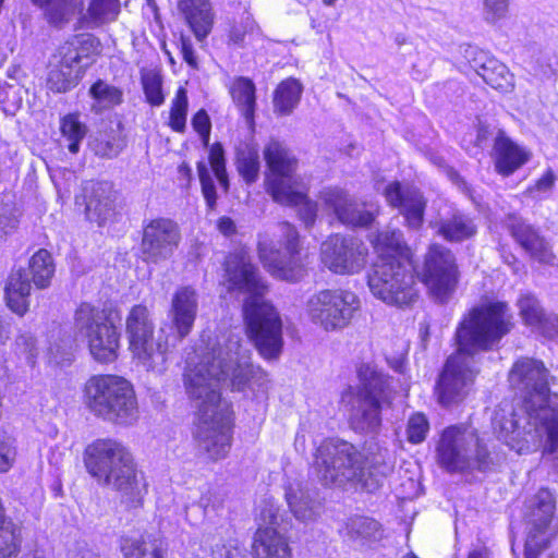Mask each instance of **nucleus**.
I'll return each mask as SVG.
<instances>
[{
  "instance_id": "obj_21",
  "label": "nucleus",
  "mask_w": 558,
  "mask_h": 558,
  "mask_svg": "<svg viewBox=\"0 0 558 558\" xmlns=\"http://www.w3.org/2000/svg\"><path fill=\"white\" fill-rule=\"evenodd\" d=\"M264 158L269 169L266 178V190L272 199H287L290 187L299 185L295 175L298 160L284 144L277 140H270L264 148Z\"/></svg>"
},
{
  "instance_id": "obj_58",
  "label": "nucleus",
  "mask_w": 558,
  "mask_h": 558,
  "mask_svg": "<svg viewBox=\"0 0 558 558\" xmlns=\"http://www.w3.org/2000/svg\"><path fill=\"white\" fill-rule=\"evenodd\" d=\"M184 61L193 69L198 68L197 58L191 43V37H178Z\"/></svg>"
},
{
  "instance_id": "obj_47",
  "label": "nucleus",
  "mask_w": 558,
  "mask_h": 558,
  "mask_svg": "<svg viewBox=\"0 0 558 558\" xmlns=\"http://www.w3.org/2000/svg\"><path fill=\"white\" fill-rule=\"evenodd\" d=\"M89 95L102 109L113 108L123 101V92L102 80H97L90 86Z\"/></svg>"
},
{
  "instance_id": "obj_63",
  "label": "nucleus",
  "mask_w": 558,
  "mask_h": 558,
  "mask_svg": "<svg viewBox=\"0 0 558 558\" xmlns=\"http://www.w3.org/2000/svg\"><path fill=\"white\" fill-rule=\"evenodd\" d=\"M10 323L2 316H0V345L4 344L10 338Z\"/></svg>"
},
{
  "instance_id": "obj_29",
  "label": "nucleus",
  "mask_w": 558,
  "mask_h": 558,
  "mask_svg": "<svg viewBox=\"0 0 558 558\" xmlns=\"http://www.w3.org/2000/svg\"><path fill=\"white\" fill-rule=\"evenodd\" d=\"M464 58L471 63L475 72L493 88L508 92L512 87V74L508 68L496 58L488 56L476 47L468 46Z\"/></svg>"
},
{
  "instance_id": "obj_19",
  "label": "nucleus",
  "mask_w": 558,
  "mask_h": 558,
  "mask_svg": "<svg viewBox=\"0 0 558 558\" xmlns=\"http://www.w3.org/2000/svg\"><path fill=\"white\" fill-rule=\"evenodd\" d=\"M259 527L255 533L253 558H291V549L283 533L288 522L277 505L265 501L258 514Z\"/></svg>"
},
{
  "instance_id": "obj_9",
  "label": "nucleus",
  "mask_w": 558,
  "mask_h": 558,
  "mask_svg": "<svg viewBox=\"0 0 558 558\" xmlns=\"http://www.w3.org/2000/svg\"><path fill=\"white\" fill-rule=\"evenodd\" d=\"M89 410L105 421L132 425L138 418V407L133 386L114 375L92 377L85 387Z\"/></svg>"
},
{
  "instance_id": "obj_31",
  "label": "nucleus",
  "mask_w": 558,
  "mask_h": 558,
  "mask_svg": "<svg viewBox=\"0 0 558 558\" xmlns=\"http://www.w3.org/2000/svg\"><path fill=\"white\" fill-rule=\"evenodd\" d=\"M384 529L380 522L367 515L348 518L343 527L344 539L354 548L372 547L381 541Z\"/></svg>"
},
{
  "instance_id": "obj_37",
  "label": "nucleus",
  "mask_w": 558,
  "mask_h": 558,
  "mask_svg": "<svg viewBox=\"0 0 558 558\" xmlns=\"http://www.w3.org/2000/svg\"><path fill=\"white\" fill-rule=\"evenodd\" d=\"M235 166L246 184L251 185L258 180L260 171L259 150L253 141L240 142L235 146Z\"/></svg>"
},
{
  "instance_id": "obj_13",
  "label": "nucleus",
  "mask_w": 558,
  "mask_h": 558,
  "mask_svg": "<svg viewBox=\"0 0 558 558\" xmlns=\"http://www.w3.org/2000/svg\"><path fill=\"white\" fill-rule=\"evenodd\" d=\"M74 332L87 342L97 362L107 364L118 359L120 333L106 308L82 303L74 314Z\"/></svg>"
},
{
  "instance_id": "obj_5",
  "label": "nucleus",
  "mask_w": 558,
  "mask_h": 558,
  "mask_svg": "<svg viewBox=\"0 0 558 558\" xmlns=\"http://www.w3.org/2000/svg\"><path fill=\"white\" fill-rule=\"evenodd\" d=\"M84 464L98 485L117 493L125 509L143 506L147 483L132 453L121 442L111 438L94 440L85 448Z\"/></svg>"
},
{
  "instance_id": "obj_51",
  "label": "nucleus",
  "mask_w": 558,
  "mask_h": 558,
  "mask_svg": "<svg viewBox=\"0 0 558 558\" xmlns=\"http://www.w3.org/2000/svg\"><path fill=\"white\" fill-rule=\"evenodd\" d=\"M196 169L206 206L209 210H215L218 195L210 170L207 163L203 160L197 162Z\"/></svg>"
},
{
  "instance_id": "obj_33",
  "label": "nucleus",
  "mask_w": 558,
  "mask_h": 558,
  "mask_svg": "<svg viewBox=\"0 0 558 558\" xmlns=\"http://www.w3.org/2000/svg\"><path fill=\"white\" fill-rule=\"evenodd\" d=\"M520 315L525 325L535 328L548 337L558 336V320L555 316L547 315L534 294L521 295L518 301Z\"/></svg>"
},
{
  "instance_id": "obj_44",
  "label": "nucleus",
  "mask_w": 558,
  "mask_h": 558,
  "mask_svg": "<svg viewBox=\"0 0 558 558\" xmlns=\"http://www.w3.org/2000/svg\"><path fill=\"white\" fill-rule=\"evenodd\" d=\"M21 530L11 518L0 521V558H14L21 547Z\"/></svg>"
},
{
  "instance_id": "obj_57",
  "label": "nucleus",
  "mask_w": 558,
  "mask_h": 558,
  "mask_svg": "<svg viewBox=\"0 0 558 558\" xmlns=\"http://www.w3.org/2000/svg\"><path fill=\"white\" fill-rule=\"evenodd\" d=\"M556 174L551 169H547L546 172L538 179L533 185L526 189V194L533 198L538 197L541 194L548 193L553 190L556 182Z\"/></svg>"
},
{
  "instance_id": "obj_46",
  "label": "nucleus",
  "mask_w": 558,
  "mask_h": 558,
  "mask_svg": "<svg viewBox=\"0 0 558 558\" xmlns=\"http://www.w3.org/2000/svg\"><path fill=\"white\" fill-rule=\"evenodd\" d=\"M141 84L146 101L153 107H159L165 102L162 93V76L155 69H141Z\"/></svg>"
},
{
  "instance_id": "obj_61",
  "label": "nucleus",
  "mask_w": 558,
  "mask_h": 558,
  "mask_svg": "<svg viewBox=\"0 0 558 558\" xmlns=\"http://www.w3.org/2000/svg\"><path fill=\"white\" fill-rule=\"evenodd\" d=\"M447 174L450 179V181L456 184L463 193L469 194L470 193V186L468 182L461 177V174L454 170L453 168H450L447 171Z\"/></svg>"
},
{
  "instance_id": "obj_20",
  "label": "nucleus",
  "mask_w": 558,
  "mask_h": 558,
  "mask_svg": "<svg viewBox=\"0 0 558 558\" xmlns=\"http://www.w3.org/2000/svg\"><path fill=\"white\" fill-rule=\"evenodd\" d=\"M556 499L547 488H541L525 502L524 519L529 529L524 558H537L547 546V530L554 519Z\"/></svg>"
},
{
  "instance_id": "obj_12",
  "label": "nucleus",
  "mask_w": 558,
  "mask_h": 558,
  "mask_svg": "<svg viewBox=\"0 0 558 558\" xmlns=\"http://www.w3.org/2000/svg\"><path fill=\"white\" fill-rule=\"evenodd\" d=\"M125 333L135 359L147 369H165L167 353L175 343L169 335L165 339L155 337V323L147 306L136 304L131 307L125 319Z\"/></svg>"
},
{
  "instance_id": "obj_48",
  "label": "nucleus",
  "mask_w": 558,
  "mask_h": 558,
  "mask_svg": "<svg viewBox=\"0 0 558 558\" xmlns=\"http://www.w3.org/2000/svg\"><path fill=\"white\" fill-rule=\"evenodd\" d=\"M189 109L187 90L179 87L171 102L169 126L178 133H183L186 129V117Z\"/></svg>"
},
{
  "instance_id": "obj_8",
  "label": "nucleus",
  "mask_w": 558,
  "mask_h": 558,
  "mask_svg": "<svg viewBox=\"0 0 558 558\" xmlns=\"http://www.w3.org/2000/svg\"><path fill=\"white\" fill-rule=\"evenodd\" d=\"M438 465L448 473H486L493 458L475 429L462 425L446 427L436 445Z\"/></svg>"
},
{
  "instance_id": "obj_59",
  "label": "nucleus",
  "mask_w": 558,
  "mask_h": 558,
  "mask_svg": "<svg viewBox=\"0 0 558 558\" xmlns=\"http://www.w3.org/2000/svg\"><path fill=\"white\" fill-rule=\"evenodd\" d=\"M192 126L197 133L210 132L211 123L205 109H199L192 118Z\"/></svg>"
},
{
  "instance_id": "obj_53",
  "label": "nucleus",
  "mask_w": 558,
  "mask_h": 558,
  "mask_svg": "<svg viewBox=\"0 0 558 558\" xmlns=\"http://www.w3.org/2000/svg\"><path fill=\"white\" fill-rule=\"evenodd\" d=\"M248 556L245 549H241L231 543L222 544L214 542L209 545L205 558H248Z\"/></svg>"
},
{
  "instance_id": "obj_55",
  "label": "nucleus",
  "mask_w": 558,
  "mask_h": 558,
  "mask_svg": "<svg viewBox=\"0 0 558 558\" xmlns=\"http://www.w3.org/2000/svg\"><path fill=\"white\" fill-rule=\"evenodd\" d=\"M14 440L7 433L0 432V472H7L15 459Z\"/></svg>"
},
{
  "instance_id": "obj_27",
  "label": "nucleus",
  "mask_w": 558,
  "mask_h": 558,
  "mask_svg": "<svg viewBox=\"0 0 558 558\" xmlns=\"http://www.w3.org/2000/svg\"><path fill=\"white\" fill-rule=\"evenodd\" d=\"M384 195L387 203L399 210L410 229L418 230L422 227L426 199L418 189L393 181L385 187Z\"/></svg>"
},
{
  "instance_id": "obj_34",
  "label": "nucleus",
  "mask_w": 558,
  "mask_h": 558,
  "mask_svg": "<svg viewBox=\"0 0 558 558\" xmlns=\"http://www.w3.org/2000/svg\"><path fill=\"white\" fill-rule=\"evenodd\" d=\"M286 500L296 520L301 522L314 521L319 515L320 501L315 490L290 485L286 488Z\"/></svg>"
},
{
  "instance_id": "obj_25",
  "label": "nucleus",
  "mask_w": 558,
  "mask_h": 558,
  "mask_svg": "<svg viewBox=\"0 0 558 558\" xmlns=\"http://www.w3.org/2000/svg\"><path fill=\"white\" fill-rule=\"evenodd\" d=\"M506 228L529 257L541 265L554 266L556 255L548 240L539 228L515 215H509Z\"/></svg>"
},
{
  "instance_id": "obj_14",
  "label": "nucleus",
  "mask_w": 558,
  "mask_h": 558,
  "mask_svg": "<svg viewBox=\"0 0 558 558\" xmlns=\"http://www.w3.org/2000/svg\"><path fill=\"white\" fill-rule=\"evenodd\" d=\"M99 52L98 37H88L86 40L72 37L66 40L49 61L46 83L48 89L53 93H66L77 86L85 69L90 64L89 61L84 62V60Z\"/></svg>"
},
{
  "instance_id": "obj_11",
  "label": "nucleus",
  "mask_w": 558,
  "mask_h": 558,
  "mask_svg": "<svg viewBox=\"0 0 558 558\" xmlns=\"http://www.w3.org/2000/svg\"><path fill=\"white\" fill-rule=\"evenodd\" d=\"M277 229L276 240L267 232L258 234L259 259L274 277L296 282L305 272L299 232L288 221L280 222Z\"/></svg>"
},
{
  "instance_id": "obj_30",
  "label": "nucleus",
  "mask_w": 558,
  "mask_h": 558,
  "mask_svg": "<svg viewBox=\"0 0 558 558\" xmlns=\"http://www.w3.org/2000/svg\"><path fill=\"white\" fill-rule=\"evenodd\" d=\"M493 150L495 170L502 177L511 175L530 159V154L512 142L502 130L495 137Z\"/></svg>"
},
{
  "instance_id": "obj_15",
  "label": "nucleus",
  "mask_w": 558,
  "mask_h": 558,
  "mask_svg": "<svg viewBox=\"0 0 558 558\" xmlns=\"http://www.w3.org/2000/svg\"><path fill=\"white\" fill-rule=\"evenodd\" d=\"M54 263L51 254L45 250H38L29 259L28 267H20L10 274L4 293L9 308L23 316L29 307V294L32 282L39 289H47L54 275Z\"/></svg>"
},
{
  "instance_id": "obj_60",
  "label": "nucleus",
  "mask_w": 558,
  "mask_h": 558,
  "mask_svg": "<svg viewBox=\"0 0 558 558\" xmlns=\"http://www.w3.org/2000/svg\"><path fill=\"white\" fill-rule=\"evenodd\" d=\"M242 31L238 35H253L259 31V26L253 20L250 13H245L242 17Z\"/></svg>"
},
{
  "instance_id": "obj_56",
  "label": "nucleus",
  "mask_w": 558,
  "mask_h": 558,
  "mask_svg": "<svg viewBox=\"0 0 558 558\" xmlns=\"http://www.w3.org/2000/svg\"><path fill=\"white\" fill-rule=\"evenodd\" d=\"M509 0H484V19L489 23H496L507 15Z\"/></svg>"
},
{
  "instance_id": "obj_2",
  "label": "nucleus",
  "mask_w": 558,
  "mask_h": 558,
  "mask_svg": "<svg viewBox=\"0 0 558 558\" xmlns=\"http://www.w3.org/2000/svg\"><path fill=\"white\" fill-rule=\"evenodd\" d=\"M554 377L542 361H517L509 383L515 392L502 401L492 420L494 433L512 450L521 453L544 441V451L558 454V392L550 390Z\"/></svg>"
},
{
  "instance_id": "obj_36",
  "label": "nucleus",
  "mask_w": 558,
  "mask_h": 558,
  "mask_svg": "<svg viewBox=\"0 0 558 558\" xmlns=\"http://www.w3.org/2000/svg\"><path fill=\"white\" fill-rule=\"evenodd\" d=\"M90 149L100 158L112 159L126 147V137L123 135L120 122L102 126L89 143Z\"/></svg>"
},
{
  "instance_id": "obj_26",
  "label": "nucleus",
  "mask_w": 558,
  "mask_h": 558,
  "mask_svg": "<svg viewBox=\"0 0 558 558\" xmlns=\"http://www.w3.org/2000/svg\"><path fill=\"white\" fill-rule=\"evenodd\" d=\"M198 312V293L191 286L179 287L171 298L168 318L172 332L169 335L177 344L193 330Z\"/></svg>"
},
{
  "instance_id": "obj_32",
  "label": "nucleus",
  "mask_w": 558,
  "mask_h": 558,
  "mask_svg": "<svg viewBox=\"0 0 558 558\" xmlns=\"http://www.w3.org/2000/svg\"><path fill=\"white\" fill-rule=\"evenodd\" d=\"M437 234L450 243H462L477 233L475 219L469 214L454 210L436 222Z\"/></svg>"
},
{
  "instance_id": "obj_50",
  "label": "nucleus",
  "mask_w": 558,
  "mask_h": 558,
  "mask_svg": "<svg viewBox=\"0 0 558 558\" xmlns=\"http://www.w3.org/2000/svg\"><path fill=\"white\" fill-rule=\"evenodd\" d=\"M36 5L45 10L48 21L59 26L66 21L72 11L73 0H32Z\"/></svg>"
},
{
  "instance_id": "obj_54",
  "label": "nucleus",
  "mask_w": 558,
  "mask_h": 558,
  "mask_svg": "<svg viewBox=\"0 0 558 558\" xmlns=\"http://www.w3.org/2000/svg\"><path fill=\"white\" fill-rule=\"evenodd\" d=\"M16 353L23 355L28 365L34 366L37 357V347L35 337L25 332L15 340Z\"/></svg>"
},
{
  "instance_id": "obj_17",
  "label": "nucleus",
  "mask_w": 558,
  "mask_h": 558,
  "mask_svg": "<svg viewBox=\"0 0 558 558\" xmlns=\"http://www.w3.org/2000/svg\"><path fill=\"white\" fill-rule=\"evenodd\" d=\"M359 307L357 295L343 289H325L307 301V312L312 320L327 331L347 327Z\"/></svg>"
},
{
  "instance_id": "obj_41",
  "label": "nucleus",
  "mask_w": 558,
  "mask_h": 558,
  "mask_svg": "<svg viewBox=\"0 0 558 558\" xmlns=\"http://www.w3.org/2000/svg\"><path fill=\"white\" fill-rule=\"evenodd\" d=\"M303 86L295 78L282 81L274 94L275 111L281 116H289L300 102Z\"/></svg>"
},
{
  "instance_id": "obj_43",
  "label": "nucleus",
  "mask_w": 558,
  "mask_h": 558,
  "mask_svg": "<svg viewBox=\"0 0 558 558\" xmlns=\"http://www.w3.org/2000/svg\"><path fill=\"white\" fill-rule=\"evenodd\" d=\"M374 246L378 253V257H384V255L405 256L404 252L408 251L403 233L398 229H386L378 232L374 241Z\"/></svg>"
},
{
  "instance_id": "obj_45",
  "label": "nucleus",
  "mask_w": 558,
  "mask_h": 558,
  "mask_svg": "<svg viewBox=\"0 0 558 558\" xmlns=\"http://www.w3.org/2000/svg\"><path fill=\"white\" fill-rule=\"evenodd\" d=\"M60 131L62 136L69 142V151L77 154L81 143L87 134V126L80 121L77 114L69 113L61 119Z\"/></svg>"
},
{
  "instance_id": "obj_7",
  "label": "nucleus",
  "mask_w": 558,
  "mask_h": 558,
  "mask_svg": "<svg viewBox=\"0 0 558 558\" xmlns=\"http://www.w3.org/2000/svg\"><path fill=\"white\" fill-rule=\"evenodd\" d=\"M357 376L359 384L348 387L341 398L348 423L356 434L375 436L381 429L384 411L392 405V378L369 364L361 365Z\"/></svg>"
},
{
  "instance_id": "obj_10",
  "label": "nucleus",
  "mask_w": 558,
  "mask_h": 558,
  "mask_svg": "<svg viewBox=\"0 0 558 558\" xmlns=\"http://www.w3.org/2000/svg\"><path fill=\"white\" fill-rule=\"evenodd\" d=\"M367 283L372 294L387 305L405 308L418 299L414 270L407 256L378 257Z\"/></svg>"
},
{
  "instance_id": "obj_52",
  "label": "nucleus",
  "mask_w": 558,
  "mask_h": 558,
  "mask_svg": "<svg viewBox=\"0 0 558 558\" xmlns=\"http://www.w3.org/2000/svg\"><path fill=\"white\" fill-rule=\"evenodd\" d=\"M428 430L429 422L425 414L420 412L412 414L407 425L408 441L414 445L423 442Z\"/></svg>"
},
{
  "instance_id": "obj_16",
  "label": "nucleus",
  "mask_w": 558,
  "mask_h": 558,
  "mask_svg": "<svg viewBox=\"0 0 558 558\" xmlns=\"http://www.w3.org/2000/svg\"><path fill=\"white\" fill-rule=\"evenodd\" d=\"M420 278L435 303H449L460 281V269L453 252L445 245L432 244L424 256Z\"/></svg>"
},
{
  "instance_id": "obj_38",
  "label": "nucleus",
  "mask_w": 558,
  "mask_h": 558,
  "mask_svg": "<svg viewBox=\"0 0 558 558\" xmlns=\"http://www.w3.org/2000/svg\"><path fill=\"white\" fill-rule=\"evenodd\" d=\"M120 13L119 0H90L86 13L80 20L81 27L94 29L113 22Z\"/></svg>"
},
{
  "instance_id": "obj_64",
  "label": "nucleus",
  "mask_w": 558,
  "mask_h": 558,
  "mask_svg": "<svg viewBox=\"0 0 558 558\" xmlns=\"http://www.w3.org/2000/svg\"><path fill=\"white\" fill-rule=\"evenodd\" d=\"M468 558H485V555L481 549H474L470 551Z\"/></svg>"
},
{
  "instance_id": "obj_42",
  "label": "nucleus",
  "mask_w": 558,
  "mask_h": 558,
  "mask_svg": "<svg viewBox=\"0 0 558 558\" xmlns=\"http://www.w3.org/2000/svg\"><path fill=\"white\" fill-rule=\"evenodd\" d=\"M230 93L245 119L253 120L256 106L254 83L250 78L239 77L233 83Z\"/></svg>"
},
{
  "instance_id": "obj_49",
  "label": "nucleus",
  "mask_w": 558,
  "mask_h": 558,
  "mask_svg": "<svg viewBox=\"0 0 558 558\" xmlns=\"http://www.w3.org/2000/svg\"><path fill=\"white\" fill-rule=\"evenodd\" d=\"M208 161L210 169L225 193L229 192L230 181L226 167V154L221 143L216 142L209 147Z\"/></svg>"
},
{
  "instance_id": "obj_4",
  "label": "nucleus",
  "mask_w": 558,
  "mask_h": 558,
  "mask_svg": "<svg viewBox=\"0 0 558 558\" xmlns=\"http://www.w3.org/2000/svg\"><path fill=\"white\" fill-rule=\"evenodd\" d=\"M223 268L228 291L242 301L247 337L265 360H277L283 349L282 320L266 300L267 282L242 252L228 255Z\"/></svg>"
},
{
  "instance_id": "obj_40",
  "label": "nucleus",
  "mask_w": 558,
  "mask_h": 558,
  "mask_svg": "<svg viewBox=\"0 0 558 558\" xmlns=\"http://www.w3.org/2000/svg\"><path fill=\"white\" fill-rule=\"evenodd\" d=\"M283 193L287 194V199L274 201L282 205L296 207L298 216L305 228H312L317 218V203L310 199L304 192L300 191L299 185L290 187L288 191H283Z\"/></svg>"
},
{
  "instance_id": "obj_6",
  "label": "nucleus",
  "mask_w": 558,
  "mask_h": 558,
  "mask_svg": "<svg viewBox=\"0 0 558 558\" xmlns=\"http://www.w3.org/2000/svg\"><path fill=\"white\" fill-rule=\"evenodd\" d=\"M312 472L324 486H342L359 482L373 493L379 489L392 466L377 458H367L351 442L327 438L316 448Z\"/></svg>"
},
{
  "instance_id": "obj_35",
  "label": "nucleus",
  "mask_w": 558,
  "mask_h": 558,
  "mask_svg": "<svg viewBox=\"0 0 558 558\" xmlns=\"http://www.w3.org/2000/svg\"><path fill=\"white\" fill-rule=\"evenodd\" d=\"M178 9L194 35H208L214 25L209 0H179Z\"/></svg>"
},
{
  "instance_id": "obj_3",
  "label": "nucleus",
  "mask_w": 558,
  "mask_h": 558,
  "mask_svg": "<svg viewBox=\"0 0 558 558\" xmlns=\"http://www.w3.org/2000/svg\"><path fill=\"white\" fill-rule=\"evenodd\" d=\"M513 316L505 302H487L470 308L454 332L457 350L447 360L436 381L442 407L460 403L478 374L481 354L493 350L513 328Z\"/></svg>"
},
{
  "instance_id": "obj_1",
  "label": "nucleus",
  "mask_w": 558,
  "mask_h": 558,
  "mask_svg": "<svg viewBox=\"0 0 558 558\" xmlns=\"http://www.w3.org/2000/svg\"><path fill=\"white\" fill-rule=\"evenodd\" d=\"M247 342L231 333L217 341L198 364L187 366L184 387L195 409L194 438L199 454L210 460L227 456L231 447L232 405L221 398L220 383L229 379L233 391L267 389L268 377L252 364Z\"/></svg>"
},
{
  "instance_id": "obj_62",
  "label": "nucleus",
  "mask_w": 558,
  "mask_h": 558,
  "mask_svg": "<svg viewBox=\"0 0 558 558\" xmlns=\"http://www.w3.org/2000/svg\"><path fill=\"white\" fill-rule=\"evenodd\" d=\"M217 226L218 230L227 236H230L236 232L235 223L230 217L219 218Z\"/></svg>"
},
{
  "instance_id": "obj_18",
  "label": "nucleus",
  "mask_w": 558,
  "mask_h": 558,
  "mask_svg": "<svg viewBox=\"0 0 558 558\" xmlns=\"http://www.w3.org/2000/svg\"><path fill=\"white\" fill-rule=\"evenodd\" d=\"M182 240L179 225L165 217L143 220L141 258L146 264L159 265L169 260Z\"/></svg>"
},
{
  "instance_id": "obj_28",
  "label": "nucleus",
  "mask_w": 558,
  "mask_h": 558,
  "mask_svg": "<svg viewBox=\"0 0 558 558\" xmlns=\"http://www.w3.org/2000/svg\"><path fill=\"white\" fill-rule=\"evenodd\" d=\"M86 217L102 226L114 213L116 192L109 181H86L83 184Z\"/></svg>"
},
{
  "instance_id": "obj_39",
  "label": "nucleus",
  "mask_w": 558,
  "mask_h": 558,
  "mask_svg": "<svg viewBox=\"0 0 558 558\" xmlns=\"http://www.w3.org/2000/svg\"><path fill=\"white\" fill-rule=\"evenodd\" d=\"M121 550L124 558H165L166 551L162 541L153 535L126 537L122 541Z\"/></svg>"
},
{
  "instance_id": "obj_22",
  "label": "nucleus",
  "mask_w": 558,
  "mask_h": 558,
  "mask_svg": "<svg viewBox=\"0 0 558 558\" xmlns=\"http://www.w3.org/2000/svg\"><path fill=\"white\" fill-rule=\"evenodd\" d=\"M367 250L363 242L351 235L332 234L322 243V263L335 274L360 271L365 265Z\"/></svg>"
},
{
  "instance_id": "obj_24",
  "label": "nucleus",
  "mask_w": 558,
  "mask_h": 558,
  "mask_svg": "<svg viewBox=\"0 0 558 558\" xmlns=\"http://www.w3.org/2000/svg\"><path fill=\"white\" fill-rule=\"evenodd\" d=\"M320 198L339 222L352 229L371 227L378 211L375 204L360 201L339 187L325 189Z\"/></svg>"
},
{
  "instance_id": "obj_23",
  "label": "nucleus",
  "mask_w": 558,
  "mask_h": 558,
  "mask_svg": "<svg viewBox=\"0 0 558 558\" xmlns=\"http://www.w3.org/2000/svg\"><path fill=\"white\" fill-rule=\"evenodd\" d=\"M320 198L339 222L352 229L371 227L378 211L375 204L360 201L339 187L325 189Z\"/></svg>"
}]
</instances>
